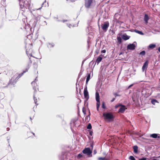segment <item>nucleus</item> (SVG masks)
I'll list each match as a JSON object with an SVG mask.
<instances>
[{
  "label": "nucleus",
  "instance_id": "7ed1b4c3",
  "mask_svg": "<svg viewBox=\"0 0 160 160\" xmlns=\"http://www.w3.org/2000/svg\"><path fill=\"white\" fill-rule=\"evenodd\" d=\"M95 3L93 0H85V6L87 8H90L95 6Z\"/></svg>",
  "mask_w": 160,
  "mask_h": 160
},
{
  "label": "nucleus",
  "instance_id": "de8ad7c7",
  "mask_svg": "<svg viewBox=\"0 0 160 160\" xmlns=\"http://www.w3.org/2000/svg\"><path fill=\"white\" fill-rule=\"evenodd\" d=\"M159 158H160V156L159 157Z\"/></svg>",
  "mask_w": 160,
  "mask_h": 160
},
{
  "label": "nucleus",
  "instance_id": "72a5a7b5",
  "mask_svg": "<svg viewBox=\"0 0 160 160\" xmlns=\"http://www.w3.org/2000/svg\"><path fill=\"white\" fill-rule=\"evenodd\" d=\"M93 134V132L92 131H91L89 132V135L90 136H92Z\"/></svg>",
  "mask_w": 160,
  "mask_h": 160
},
{
  "label": "nucleus",
  "instance_id": "6ab92c4d",
  "mask_svg": "<svg viewBox=\"0 0 160 160\" xmlns=\"http://www.w3.org/2000/svg\"><path fill=\"white\" fill-rule=\"evenodd\" d=\"M54 46V44L53 43H49L48 45V48H53Z\"/></svg>",
  "mask_w": 160,
  "mask_h": 160
},
{
  "label": "nucleus",
  "instance_id": "c85d7f7f",
  "mask_svg": "<svg viewBox=\"0 0 160 160\" xmlns=\"http://www.w3.org/2000/svg\"><path fill=\"white\" fill-rule=\"evenodd\" d=\"M102 107L104 109H105L106 108H105V103H104V102H102Z\"/></svg>",
  "mask_w": 160,
  "mask_h": 160
},
{
  "label": "nucleus",
  "instance_id": "aec40b11",
  "mask_svg": "<svg viewBox=\"0 0 160 160\" xmlns=\"http://www.w3.org/2000/svg\"><path fill=\"white\" fill-rule=\"evenodd\" d=\"M156 47V45L155 44H150L148 46V48L152 49L155 48Z\"/></svg>",
  "mask_w": 160,
  "mask_h": 160
},
{
  "label": "nucleus",
  "instance_id": "a19ab883",
  "mask_svg": "<svg viewBox=\"0 0 160 160\" xmlns=\"http://www.w3.org/2000/svg\"><path fill=\"white\" fill-rule=\"evenodd\" d=\"M158 50L160 52V47H159L158 48Z\"/></svg>",
  "mask_w": 160,
  "mask_h": 160
},
{
  "label": "nucleus",
  "instance_id": "f03ea898",
  "mask_svg": "<svg viewBox=\"0 0 160 160\" xmlns=\"http://www.w3.org/2000/svg\"><path fill=\"white\" fill-rule=\"evenodd\" d=\"M29 68L28 67L25 70L23 71V73H22V74L19 77L18 76V75H15L10 80V83L12 84H14L16 83V80H18L24 73L28 72Z\"/></svg>",
  "mask_w": 160,
  "mask_h": 160
},
{
  "label": "nucleus",
  "instance_id": "9b49d317",
  "mask_svg": "<svg viewBox=\"0 0 160 160\" xmlns=\"http://www.w3.org/2000/svg\"><path fill=\"white\" fill-rule=\"evenodd\" d=\"M32 84L33 86V89L36 91L37 89L38 90V86L37 83H36L35 82L33 81L32 82Z\"/></svg>",
  "mask_w": 160,
  "mask_h": 160
},
{
  "label": "nucleus",
  "instance_id": "cd10ccee",
  "mask_svg": "<svg viewBox=\"0 0 160 160\" xmlns=\"http://www.w3.org/2000/svg\"><path fill=\"white\" fill-rule=\"evenodd\" d=\"M83 155L82 153H80L78 155V158H81L82 157Z\"/></svg>",
  "mask_w": 160,
  "mask_h": 160
},
{
  "label": "nucleus",
  "instance_id": "412c9836",
  "mask_svg": "<svg viewBox=\"0 0 160 160\" xmlns=\"http://www.w3.org/2000/svg\"><path fill=\"white\" fill-rule=\"evenodd\" d=\"M130 37L127 35H123L122 37L123 39L124 40H127Z\"/></svg>",
  "mask_w": 160,
  "mask_h": 160
},
{
  "label": "nucleus",
  "instance_id": "473e14b6",
  "mask_svg": "<svg viewBox=\"0 0 160 160\" xmlns=\"http://www.w3.org/2000/svg\"><path fill=\"white\" fill-rule=\"evenodd\" d=\"M117 39L118 42H121V39L119 37H118Z\"/></svg>",
  "mask_w": 160,
  "mask_h": 160
},
{
  "label": "nucleus",
  "instance_id": "c9c22d12",
  "mask_svg": "<svg viewBox=\"0 0 160 160\" xmlns=\"http://www.w3.org/2000/svg\"><path fill=\"white\" fill-rule=\"evenodd\" d=\"M106 50H102L101 51V52L102 53H105L106 52Z\"/></svg>",
  "mask_w": 160,
  "mask_h": 160
},
{
  "label": "nucleus",
  "instance_id": "37998d69",
  "mask_svg": "<svg viewBox=\"0 0 160 160\" xmlns=\"http://www.w3.org/2000/svg\"><path fill=\"white\" fill-rule=\"evenodd\" d=\"M91 147H92V148H93V144H91Z\"/></svg>",
  "mask_w": 160,
  "mask_h": 160
},
{
  "label": "nucleus",
  "instance_id": "f704fd0d",
  "mask_svg": "<svg viewBox=\"0 0 160 160\" xmlns=\"http://www.w3.org/2000/svg\"><path fill=\"white\" fill-rule=\"evenodd\" d=\"M146 160V158H144L139 159V160Z\"/></svg>",
  "mask_w": 160,
  "mask_h": 160
},
{
  "label": "nucleus",
  "instance_id": "a211bd4d",
  "mask_svg": "<svg viewBox=\"0 0 160 160\" xmlns=\"http://www.w3.org/2000/svg\"><path fill=\"white\" fill-rule=\"evenodd\" d=\"M151 102L154 105H155L156 104L158 103L157 101L154 99L152 100Z\"/></svg>",
  "mask_w": 160,
  "mask_h": 160
},
{
  "label": "nucleus",
  "instance_id": "f3484780",
  "mask_svg": "<svg viewBox=\"0 0 160 160\" xmlns=\"http://www.w3.org/2000/svg\"><path fill=\"white\" fill-rule=\"evenodd\" d=\"M96 101H98V102L100 101L99 98L100 96L99 95V93L98 92H96Z\"/></svg>",
  "mask_w": 160,
  "mask_h": 160
},
{
  "label": "nucleus",
  "instance_id": "39448f33",
  "mask_svg": "<svg viewBox=\"0 0 160 160\" xmlns=\"http://www.w3.org/2000/svg\"><path fill=\"white\" fill-rule=\"evenodd\" d=\"M101 26L103 30L106 31L109 26V23L108 22H105L104 24H102Z\"/></svg>",
  "mask_w": 160,
  "mask_h": 160
},
{
  "label": "nucleus",
  "instance_id": "2f4dec72",
  "mask_svg": "<svg viewBox=\"0 0 160 160\" xmlns=\"http://www.w3.org/2000/svg\"><path fill=\"white\" fill-rule=\"evenodd\" d=\"M35 95H34V96H33V97H34V102H35V103L36 104L37 103V99H35Z\"/></svg>",
  "mask_w": 160,
  "mask_h": 160
},
{
  "label": "nucleus",
  "instance_id": "423d86ee",
  "mask_svg": "<svg viewBox=\"0 0 160 160\" xmlns=\"http://www.w3.org/2000/svg\"><path fill=\"white\" fill-rule=\"evenodd\" d=\"M136 42H134L132 44H129L127 47V49L133 50L135 49V47L136 46Z\"/></svg>",
  "mask_w": 160,
  "mask_h": 160
},
{
  "label": "nucleus",
  "instance_id": "5701e85b",
  "mask_svg": "<svg viewBox=\"0 0 160 160\" xmlns=\"http://www.w3.org/2000/svg\"><path fill=\"white\" fill-rule=\"evenodd\" d=\"M97 108L98 111L99 110V107L100 106V101H99L98 102V101H97Z\"/></svg>",
  "mask_w": 160,
  "mask_h": 160
},
{
  "label": "nucleus",
  "instance_id": "ea45409f",
  "mask_svg": "<svg viewBox=\"0 0 160 160\" xmlns=\"http://www.w3.org/2000/svg\"><path fill=\"white\" fill-rule=\"evenodd\" d=\"M115 100V98H113L111 101V102H113Z\"/></svg>",
  "mask_w": 160,
  "mask_h": 160
},
{
  "label": "nucleus",
  "instance_id": "4c0bfd02",
  "mask_svg": "<svg viewBox=\"0 0 160 160\" xmlns=\"http://www.w3.org/2000/svg\"><path fill=\"white\" fill-rule=\"evenodd\" d=\"M68 21V20H63L62 21L63 22H67Z\"/></svg>",
  "mask_w": 160,
  "mask_h": 160
},
{
  "label": "nucleus",
  "instance_id": "2eb2a0df",
  "mask_svg": "<svg viewBox=\"0 0 160 160\" xmlns=\"http://www.w3.org/2000/svg\"><path fill=\"white\" fill-rule=\"evenodd\" d=\"M133 152L137 153L138 152V147L137 145L134 146L133 147Z\"/></svg>",
  "mask_w": 160,
  "mask_h": 160
},
{
  "label": "nucleus",
  "instance_id": "bb28decb",
  "mask_svg": "<svg viewBox=\"0 0 160 160\" xmlns=\"http://www.w3.org/2000/svg\"><path fill=\"white\" fill-rule=\"evenodd\" d=\"M145 54V52L144 51H142L140 53V54L141 55H144Z\"/></svg>",
  "mask_w": 160,
  "mask_h": 160
},
{
  "label": "nucleus",
  "instance_id": "f8f14e48",
  "mask_svg": "<svg viewBox=\"0 0 160 160\" xmlns=\"http://www.w3.org/2000/svg\"><path fill=\"white\" fill-rule=\"evenodd\" d=\"M102 55H101L98 57L97 58V59L96 63H97V64H98L100 62H101L102 59Z\"/></svg>",
  "mask_w": 160,
  "mask_h": 160
},
{
  "label": "nucleus",
  "instance_id": "20e7f679",
  "mask_svg": "<svg viewBox=\"0 0 160 160\" xmlns=\"http://www.w3.org/2000/svg\"><path fill=\"white\" fill-rule=\"evenodd\" d=\"M120 107L119 110L118 112L121 113H123L126 109H127L126 107L121 104H119L115 106L116 108H117L118 107Z\"/></svg>",
  "mask_w": 160,
  "mask_h": 160
},
{
  "label": "nucleus",
  "instance_id": "79ce46f5",
  "mask_svg": "<svg viewBox=\"0 0 160 160\" xmlns=\"http://www.w3.org/2000/svg\"><path fill=\"white\" fill-rule=\"evenodd\" d=\"M114 95H115V96L116 97V96H118V94H117V93H115Z\"/></svg>",
  "mask_w": 160,
  "mask_h": 160
},
{
  "label": "nucleus",
  "instance_id": "a878e982",
  "mask_svg": "<svg viewBox=\"0 0 160 160\" xmlns=\"http://www.w3.org/2000/svg\"><path fill=\"white\" fill-rule=\"evenodd\" d=\"M129 159L130 160H136L135 158L133 156H130Z\"/></svg>",
  "mask_w": 160,
  "mask_h": 160
},
{
  "label": "nucleus",
  "instance_id": "1a4fd4ad",
  "mask_svg": "<svg viewBox=\"0 0 160 160\" xmlns=\"http://www.w3.org/2000/svg\"><path fill=\"white\" fill-rule=\"evenodd\" d=\"M84 98H86V100H88L89 98V96L87 88H84Z\"/></svg>",
  "mask_w": 160,
  "mask_h": 160
},
{
  "label": "nucleus",
  "instance_id": "4468645a",
  "mask_svg": "<svg viewBox=\"0 0 160 160\" xmlns=\"http://www.w3.org/2000/svg\"><path fill=\"white\" fill-rule=\"evenodd\" d=\"M158 134L154 133L151 134L150 136L154 138H159V137H158Z\"/></svg>",
  "mask_w": 160,
  "mask_h": 160
},
{
  "label": "nucleus",
  "instance_id": "0eeeda50",
  "mask_svg": "<svg viewBox=\"0 0 160 160\" xmlns=\"http://www.w3.org/2000/svg\"><path fill=\"white\" fill-rule=\"evenodd\" d=\"M19 2V5L20 8L23 9L24 8H27L26 4H25V1L24 0H18Z\"/></svg>",
  "mask_w": 160,
  "mask_h": 160
},
{
  "label": "nucleus",
  "instance_id": "49530a36",
  "mask_svg": "<svg viewBox=\"0 0 160 160\" xmlns=\"http://www.w3.org/2000/svg\"><path fill=\"white\" fill-rule=\"evenodd\" d=\"M36 80V79H35V80Z\"/></svg>",
  "mask_w": 160,
  "mask_h": 160
},
{
  "label": "nucleus",
  "instance_id": "58836bf2",
  "mask_svg": "<svg viewBox=\"0 0 160 160\" xmlns=\"http://www.w3.org/2000/svg\"><path fill=\"white\" fill-rule=\"evenodd\" d=\"M94 154H95L97 153V151L96 150H94Z\"/></svg>",
  "mask_w": 160,
  "mask_h": 160
},
{
  "label": "nucleus",
  "instance_id": "e433bc0d",
  "mask_svg": "<svg viewBox=\"0 0 160 160\" xmlns=\"http://www.w3.org/2000/svg\"><path fill=\"white\" fill-rule=\"evenodd\" d=\"M133 85V84H131L128 87V88H130L131 87H132Z\"/></svg>",
  "mask_w": 160,
  "mask_h": 160
},
{
  "label": "nucleus",
  "instance_id": "4be33fe9",
  "mask_svg": "<svg viewBox=\"0 0 160 160\" xmlns=\"http://www.w3.org/2000/svg\"><path fill=\"white\" fill-rule=\"evenodd\" d=\"M135 32H136L141 35H143L144 34L142 32L137 30H135Z\"/></svg>",
  "mask_w": 160,
  "mask_h": 160
},
{
  "label": "nucleus",
  "instance_id": "9d476101",
  "mask_svg": "<svg viewBox=\"0 0 160 160\" xmlns=\"http://www.w3.org/2000/svg\"><path fill=\"white\" fill-rule=\"evenodd\" d=\"M148 62L147 61H146L144 63L142 68L143 71H144L145 70L146 71V69L148 68Z\"/></svg>",
  "mask_w": 160,
  "mask_h": 160
},
{
  "label": "nucleus",
  "instance_id": "a18cd8bd",
  "mask_svg": "<svg viewBox=\"0 0 160 160\" xmlns=\"http://www.w3.org/2000/svg\"><path fill=\"white\" fill-rule=\"evenodd\" d=\"M33 135H34V133H33Z\"/></svg>",
  "mask_w": 160,
  "mask_h": 160
},
{
  "label": "nucleus",
  "instance_id": "6e6552de",
  "mask_svg": "<svg viewBox=\"0 0 160 160\" xmlns=\"http://www.w3.org/2000/svg\"><path fill=\"white\" fill-rule=\"evenodd\" d=\"M92 152V150H91L89 148H86L82 151V152L83 153L86 154L88 155L91 154Z\"/></svg>",
  "mask_w": 160,
  "mask_h": 160
},
{
  "label": "nucleus",
  "instance_id": "b1692460",
  "mask_svg": "<svg viewBox=\"0 0 160 160\" xmlns=\"http://www.w3.org/2000/svg\"><path fill=\"white\" fill-rule=\"evenodd\" d=\"M90 74H88V75L86 81V83H88V81L90 79Z\"/></svg>",
  "mask_w": 160,
  "mask_h": 160
},
{
  "label": "nucleus",
  "instance_id": "f257e3e1",
  "mask_svg": "<svg viewBox=\"0 0 160 160\" xmlns=\"http://www.w3.org/2000/svg\"><path fill=\"white\" fill-rule=\"evenodd\" d=\"M103 116L105 120L108 122L112 121L114 118L113 114L110 112L103 113Z\"/></svg>",
  "mask_w": 160,
  "mask_h": 160
},
{
  "label": "nucleus",
  "instance_id": "7c9ffc66",
  "mask_svg": "<svg viewBox=\"0 0 160 160\" xmlns=\"http://www.w3.org/2000/svg\"><path fill=\"white\" fill-rule=\"evenodd\" d=\"M99 160H104L105 159V158H104L102 157H100L98 158Z\"/></svg>",
  "mask_w": 160,
  "mask_h": 160
},
{
  "label": "nucleus",
  "instance_id": "393cba45",
  "mask_svg": "<svg viewBox=\"0 0 160 160\" xmlns=\"http://www.w3.org/2000/svg\"><path fill=\"white\" fill-rule=\"evenodd\" d=\"M87 128L88 129H91L92 128V126L90 123H89L87 126Z\"/></svg>",
  "mask_w": 160,
  "mask_h": 160
},
{
  "label": "nucleus",
  "instance_id": "dca6fc26",
  "mask_svg": "<svg viewBox=\"0 0 160 160\" xmlns=\"http://www.w3.org/2000/svg\"><path fill=\"white\" fill-rule=\"evenodd\" d=\"M148 19L149 17L148 15L146 14H145L144 17V20L145 21L146 23H148Z\"/></svg>",
  "mask_w": 160,
  "mask_h": 160
},
{
  "label": "nucleus",
  "instance_id": "c756f323",
  "mask_svg": "<svg viewBox=\"0 0 160 160\" xmlns=\"http://www.w3.org/2000/svg\"><path fill=\"white\" fill-rule=\"evenodd\" d=\"M67 26H68L69 28H71V27H73V26H72V25H71V24H70V23H69V24H68V23H67Z\"/></svg>",
  "mask_w": 160,
  "mask_h": 160
},
{
  "label": "nucleus",
  "instance_id": "ddd939ff",
  "mask_svg": "<svg viewBox=\"0 0 160 160\" xmlns=\"http://www.w3.org/2000/svg\"><path fill=\"white\" fill-rule=\"evenodd\" d=\"M31 51V50L30 49H29V51H28V49H26V53L28 57H29L30 56V57L32 56Z\"/></svg>",
  "mask_w": 160,
  "mask_h": 160
},
{
  "label": "nucleus",
  "instance_id": "c03bdc74",
  "mask_svg": "<svg viewBox=\"0 0 160 160\" xmlns=\"http://www.w3.org/2000/svg\"><path fill=\"white\" fill-rule=\"evenodd\" d=\"M83 112L84 113V114H86L85 112L83 110Z\"/></svg>",
  "mask_w": 160,
  "mask_h": 160
}]
</instances>
